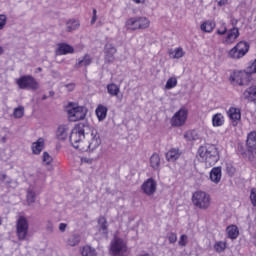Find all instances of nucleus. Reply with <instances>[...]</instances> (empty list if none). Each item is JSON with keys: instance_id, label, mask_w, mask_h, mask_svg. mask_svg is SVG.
I'll return each instance as SVG.
<instances>
[{"instance_id": "nucleus-29", "label": "nucleus", "mask_w": 256, "mask_h": 256, "mask_svg": "<svg viewBox=\"0 0 256 256\" xmlns=\"http://www.w3.org/2000/svg\"><path fill=\"white\" fill-rule=\"evenodd\" d=\"M216 24L213 20H205L201 23L200 29L203 33H213V29H215Z\"/></svg>"}, {"instance_id": "nucleus-6", "label": "nucleus", "mask_w": 256, "mask_h": 256, "mask_svg": "<svg viewBox=\"0 0 256 256\" xmlns=\"http://www.w3.org/2000/svg\"><path fill=\"white\" fill-rule=\"evenodd\" d=\"M87 108L84 106H79L77 104H70L67 108L69 121H83L87 117Z\"/></svg>"}, {"instance_id": "nucleus-55", "label": "nucleus", "mask_w": 256, "mask_h": 256, "mask_svg": "<svg viewBox=\"0 0 256 256\" xmlns=\"http://www.w3.org/2000/svg\"><path fill=\"white\" fill-rule=\"evenodd\" d=\"M3 53H4L3 47L0 46V55H3Z\"/></svg>"}, {"instance_id": "nucleus-26", "label": "nucleus", "mask_w": 256, "mask_h": 256, "mask_svg": "<svg viewBox=\"0 0 256 256\" xmlns=\"http://www.w3.org/2000/svg\"><path fill=\"white\" fill-rule=\"evenodd\" d=\"M181 157V151L179 148H171L167 153H166V160L169 161L170 163H173L177 161Z\"/></svg>"}, {"instance_id": "nucleus-2", "label": "nucleus", "mask_w": 256, "mask_h": 256, "mask_svg": "<svg viewBox=\"0 0 256 256\" xmlns=\"http://www.w3.org/2000/svg\"><path fill=\"white\" fill-rule=\"evenodd\" d=\"M89 129H91L89 122H86V124H78L72 129L70 133V143L74 149L87 151V142H85L87 133H85V131H89Z\"/></svg>"}, {"instance_id": "nucleus-20", "label": "nucleus", "mask_w": 256, "mask_h": 256, "mask_svg": "<svg viewBox=\"0 0 256 256\" xmlns=\"http://www.w3.org/2000/svg\"><path fill=\"white\" fill-rule=\"evenodd\" d=\"M243 97L248 103H256V84L248 87L243 92Z\"/></svg>"}, {"instance_id": "nucleus-36", "label": "nucleus", "mask_w": 256, "mask_h": 256, "mask_svg": "<svg viewBox=\"0 0 256 256\" xmlns=\"http://www.w3.org/2000/svg\"><path fill=\"white\" fill-rule=\"evenodd\" d=\"M214 251L216 253H223L225 249H227V242L225 241H216L214 246H213Z\"/></svg>"}, {"instance_id": "nucleus-39", "label": "nucleus", "mask_w": 256, "mask_h": 256, "mask_svg": "<svg viewBox=\"0 0 256 256\" xmlns=\"http://www.w3.org/2000/svg\"><path fill=\"white\" fill-rule=\"evenodd\" d=\"M227 24H225V22H222L221 26L217 28L216 30V35H220V36H226L227 35Z\"/></svg>"}, {"instance_id": "nucleus-19", "label": "nucleus", "mask_w": 256, "mask_h": 256, "mask_svg": "<svg viewBox=\"0 0 256 256\" xmlns=\"http://www.w3.org/2000/svg\"><path fill=\"white\" fill-rule=\"evenodd\" d=\"M45 149V138L40 137L37 141L33 142L31 145V151L33 155H41V152Z\"/></svg>"}, {"instance_id": "nucleus-49", "label": "nucleus", "mask_w": 256, "mask_h": 256, "mask_svg": "<svg viewBox=\"0 0 256 256\" xmlns=\"http://www.w3.org/2000/svg\"><path fill=\"white\" fill-rule=\"evenodd\" d=\"M216 3L218 5V7H225V5H227V3H229V0H216Z\"/></svg>"}, {"instance_id": "nucleus-11", "label": "nucleus", "mask_w": 256, "mask_h": 256, "mask_svg": "<svg viewBox=\"0 0 256 256\" xmlns=\"http://www.w3.org/2000/svg\"><path fill=\"white\" fill-rule=\"evenodd\" d=\"M27 233H29V223H27V219L21 216L17 221V236L20 241H24L27 237Z\"/></svg>"}, {"instance_id": "nucleus-14", "label": "nucleus", "mask_w": 256, "mask_h": 256, "mask_svg": "<svg viewBox=\"0 0 256 256\" xmlns=\"http://www.w3.org/2000/svg\"><path fill=\"white\" fill-rule=\"evenodd\" d=\"M226 114H227L228 119H230L233 127H237V125H239V121H241V108L231 106L227 110Z\"/></svg>"}, {"instance_id": "nucleus-13", "label": "nucleus", "mask_w": 256, "mask_h": 256, "mask_svg": "<svg viewBox=\"0 0 256 256\" xmlns=\"http://www.w3.org/2000/svg\"><path fill=\"white\" fill-rule=\"evenodd\" d=\"M239 35V28L233 27L232 29H229L226 35L222 38L223 45H233V43L239 39Z\"/></svg>"}, {"instance_id": "nucleus-25", "label": "nucleus", "mask_w": 256, "mask_h": 256, "mask_svg": "<svg viewBox=\"0 0 256 256\" xmlns=\"http://www.w3.org/2000/svg\"><path fill=\"white\" fill-rule=\"evenodd\" d=\"M170 59H182L185 57V50L182 47H176L168 50Z\"/></svg>"}, {"instance_id": "nucleus-12", "label": "nucleus", "mask_w": 256, "mask_h": 256, "mask_svg": "<svg viewBox=\"0 0 256 256\" xmlns=\"http://www.w3.org/2000/svg\"><path fill=\"white\" fill-rule=\"evenodd\" d=\"M86 137H88V145H86V150L90 149V151H95V149L101 145V138L99 137L97 130H92L90 134L86 133Z\"/></svg>"}, {"instance_id": "nucleus-24", "label": "nucleus", "mask_w": 256, "mask_h": 256, "mask_svg": "<svg viewBox=\"0 0 256 256\" xmlns=\"http://www.w3.org/2000/svg\"><path fill=\"white\" fill-rule=\"evenodd\" d=\"M107 111H109V109L105 105L99 104L96 107L95 113L98 121L101 122L107 119Z\"/></svg>"}, {"instance_id": "nucleus-22", "label": "nucleus", "mask_w": 256, "mask_h": 256, "mask_svg": "<svg viewBox=\"0 0 256 256\" xmlns=\"http://www.w3.org/2000/svg\"><path fill=\"white\" fill-rule=\"evenodd\" d=\"M69 137V125H60L56 131V139L58 141H65Z\"/></svg>"}, {"instance_id": "nucleus-47", "label": "nucleus", "mask_w": 256, "mask_h": 256, "mask_svg": "<svg viewBox=\"0 0 256 256\" xmlns=\"http://www.w3.org/2000/svg\"><path fill=\"white\" fill-rule=\"evenodd\" d=\"M169 243H177V234L170 233L168 236Z\"/></svg>"}, {"instance_id": "nucleus-45", "label": "nucleus", "mask_w": 256, "mask_h": 256, "mask_svg": "<svg viewBox=\"0 0 256 256\" xmlns=\"http://www.w3.org/2000/svg\"><path fill=\"white\" fill-rule=\"evenodd\" d=\"M250 201L253 207H256V188H253L250 192Z\"/></svg>"}, {"instance_id": "nucleus-8", "label": "nucleus", "mask_w": 256, "mask_h": 256, "mask_svg": "<svg viewBox=\"0 0 256 256\" xmlns=\"http://www.w3.org/2000/svg\"><path fill=\"white\" fill-rule=\"evenodd\" d=\"M16 83L20 89H39V82L33 78V76H22L16 80Z\"/></svg>"}, {"instance_id": "nucleus-9", "label": "nucleus", "mask_w": 256, "mask_h": 256, "mask_svg": "<svg viewBox=\"0 0 256 256\" xmlns=\"http://www.w3.org/2000/svg\"><path fill=\"white\" fill-rule=\"evenodd\" d=\"M127 251V243L123 239L115 237L110 245V253L113 256H121Z\"/></svg>"}, {"instance_id": "nucleus-58", "label": "nucleus", "mask_w": 256, "mask_h": 256, "mask_svg": "<svg viewBox=\"0 0 256 256\" xmlns=\"http://www.w3.org/2000/svg\"><path fill=\"white\" fill-rule=\"evenodd\" d=\"M121 99H123V96L120 97V101H121Z\"/></svg>"}, {"instance_id": "nucleus-16", "label": "nucleus", "mask_w": 256, "mask_h": 256, "mask_svg": "<svg viewBox=\"0 0 256 256\" xmlns=\"http://www.w3.org/2000/svg\"><path fill=\"white\" fill-rule=\"evenodd\" d=\"M142 191L146 195H153L157 191V183L152 178H149L142 184Z\"/></svg>"}, {"instance_id": "nucleus-38", "label": "nucleus", "mask_w": 256, "mask_h": 256, "mask_svg": "<svg viewBox=\"0 0 256 256\" xmlns=\"http://www.w3.org/2000/svg\"><path fill=\"white\" fill-rule=\"evenodd\" d=\"M35 197H36L35 191L33 190L27 191L26 201L28 205H33V203H35Z\"/></svg>"}, {"instance_id": "nucleus-37", "label": "nucleus", "mask_w": 256, "mask_h": 256, "mask_svg": "<svg viewBox=\"0 0 256 256\" xmlns=\"http://www.w3.org/2000/svg\"><path fill=\"white\" fill-rule=\"evenodd\" d=\"M177 77H175V76H172V77H170L168 80H167V82H166V84H165V89L167 90V91H169V90H171V89H175V87H177Z\"/></svg>"}, {"instance_id": "nucleus-59", "label": "nucleus", "mask_w": 256, "mask_h": 256, "mask_svg": "<svg viewBox=\"0 0 256 256\" xmlns=\"http://www.w3.org/2000/svg\"><path fill=\"white\" fill-rule=\"evenodd\" d=\"M38 71H41V68H38Z\"/></svg>"}, {"instance_id": "nucleus-41", "label": "nucleus", "mask_w": 256, "mask_h": 256, "mask_svg": "<svg viewBox=\"0 0 256 256\" xmlns=\"http://www.w3.org/2000/svg\"><path fill=\"white\" fill-rule=\"evenodd\" d=\"M245 71L247 72V74L251 77V75H253L254 73H256V59L253 61V63H251L246 69Z\"/></svg>"}, {"instance_id": "nucleus-15", "label": "nucleus", "mask_w": 256, "mask_h": 256, "mask_svg": "<svg viewBox=\"0 0 256 256\" xmlns=\"http://www.w3.org/2000/svg\"><path fill=\"white\" fill-rule=\"evenodd\" d=\"M246 149L248 153H252V155H256V132L252 131L248 133L246 139Z\"/></svg>"}, {"instance_id": "nucleus-44", "label": "nucleus", "mask_w": 256, "mask_h": 256, "mask_svg": "<svg viewBox=\"0 0 256 256\" xmlns=\"http://www.w3.org/2000/svg\"><path fill=\"white\" fill-rule=\"evenodd\" d=\"M188 242H189V238L187 237V235L183 234L180 236L178 245H180V247H185Z\"/></svg>"}, {"instance_id": "nucleus-46", "label": "nucleus", "mask_w": 256, "mask_h": 256, "mask_svg": "<svg viewBox=\"0 0 256 256\" xmlns=\"http://www.w3.org/2000/svg\"><path fill=\"white\" fill-rule=\"evenodd\" d=\"M7 24V16L0 15V29H3L5 25Z\"/></svg>"}, {"instance_id": "nucleus-57", "label": "nucleus", "mask_w": 256, "mask_h": 256, "mask_svg": "<svg viewBox=\"0 0 256 256\" xmlns=\"http://www.w3.org/2000/svg\"><path fill=\"white\" fill-rule=\"evenodd\" d=\"M50 231H53V226H50Z\"/></svg>"}, {"instance_id": "nucleus-21", "label": "nucleus", "mask_w": 256, "mask_h": 256, "mask_svg": "<svg viewBox=\"0 0 256 256\" xmlns=\"http://www.w3.org/2000/svg\"><path fill=\"white\" fill-rule=\"evenodd\" d=\"M75 49L73 46L67 43H60L56 49V55H69L70 53H74Z\"/></svg>"}, {"instance_id": "nucleus-30", "label": "nucleus", "mask_w": 256, "mask_h": 256, "mask_svg": "<svg viewBox=\"0 0 256 256\" xmlns=\"http://www.w3.org/2000/svg\"><path fill=\"white\" fill-rule=\"evenodd\" d=\"M93 63V58L89 54H85L82 58H79L76 62V67L81 69V67H89Z\"/></svg>"}, {"instance_id": "nucleus-34", "label": "nucleus", "mask_w": 256, "mask_h": 256, "mask_svg": "<svg viewBox=\"0 0 256 256\" xmlns=\"http://www.w3.org/2000/svg\"><path fill=\"white\" fill-rule=\"evenodd\" d=\"M184 138L186 141H197L199 140V133L195 130H190L184 134Z\"/></svg>"}, {"instance_id": "nucleus-56", "label": "nucleus", "mask_w": 256, "mask_h": 256, "mask_svg": "<svg viewBox=\"0 0 256 256\" xmlns=\"http://www.w3.org/2000/svg\"><path fill=\"white\" fill-rule=\"evenodd\" d=\"M253 243H254V245L256 247V235L253 237Z\"/></svg>"}, {"instance_id": "nucleus-53", "label": "nucleus", "mask_w": 256, "mask_h": 256, "mask_svg": "<svg viewBox=\"0 0 256 256\" xmlns=\"http://www.w3.org/2000/svg\"><path fill=\"white\" fill-rule=\"evenodd\" d=\"M81 164L82 165H87V157H82L81 158Z\"/></svg>"}, {"instance_id": "nucleus-42", "label": "nucleus", "mask_w": 256, "mask_h": 256, "mask_svg": "<svg viewBox=\"0 0 256 256\" xmlns=\"http://www.w3.org/2000/svg\"><path fill=\"white\" fill-rule=\"evenodd\" d=\"M42 161L44 165H51V163H53V157L49 155L47 152H44L42 156Z\"/></svg>"}, {"instance_id": "nucleus-43", "label": "nucleus", "mask_w": 256, "mask_h": 256, "mask_svg": "<svg viewBox=\"0 0 256 256\" xmlns=\"http://www.w3.org/2000/svg\"><path fill=\"white\" fill-rule=\"evenodd\" d=\"M25 111L23 109V107H18L16 109H14V117L16 119H21V117H23Z\"/></svg>"}, {"instance_id": "nucleus-10", "label": "nucleus", "mask_w": 256, "mask_h": 256, "mask_svg": "<svg viewBox=\"0 0 256 256\" xmlns=\"http://www.w3.org/2000/svg\"><path fill=\"white\" fill-rule=\"evenodd\" d=\"M231 80L233 83H236V85L243 87L251 83L252 77L245 70H241L235 71L231 75Z\"/></svg>"}, {"instance_id": "nucleus-27", "label": "nucleus", "mask_w": 256, "mask_h": 256, "mask_svg": "<svg viewBox=\"0 0 256 256\" xmlns=\"http://www.w3.org/2000/svg\"><path fill=\"white\" fill-rule=\"evenodd\" d=\"M226 236L228 237V239H231L232 241H235V239H237V237H239V227H237V225H229L226 228Z\"/></svg>"}, {"instance_id": "nucleus-51", "label": "nucleus", "mask_w": 256, "mask_h": 256, "mask_svg": "<svg viewBox=\"0 0 256 256\" xmlns=\"http://www.w3.org/2000/svg\"><path fill=\"white\" fill-rule=\"evenodd\" d=\"M66 89H67V91H73L75 89V84H73V83L67 84Z\"/></svg>"}, {"instance_id": "nucleus-35", "label": "nucleus", "mask_w": 256, "mask_h": 256, "mask_svg": "<svg viewBox=\"0 0 256 256\" xmlns=\"http://www.w3.org/2000/svg\"><path fill=\"white\" fill-rule=\"evenodd\" d=\"M161 163V158L159 157V154H153L150 157V166L152 169H159V165Z\"/></svg>"}, {"instance_id": "nucleus-28", "label": "nucleus", "mask_w": 256, "mask_h": 256, "mask_svg": "<svg viewBox=\"0 0 256 256\" xmlns=\"http://www.w3.org/2000/svg\"><path fill=\"white\" fill-rule=\"evenodd\" d=\"M225 125V115L216 113L212 115V127H223Z\"/></svg>"}, {"instance_id": "nucleus-3", "label": "nucleus", "mask_w": 256, "mask_h": 256, "mask_svg": "<svg viewBox=\"0 0 256 256\" xmlns=\"http://www.w3.org/2000/svg\"><path fill=\"white\" fill-rule=\"evenodd\" d=\"M151 20L145 16L130 17L125 22V27L128 31H139L149 29Z\"/></svg>"}, {"instance_id": "nucleus-31", "label": "nucleus", "mask_w": 256, "mask_h": 256, "mask_svg": "<svg viewBox=\"0 0 256 256\" xmlns=\"http://www.w3.org/2000/svg\"><path fill=\"white\" fill-rule=\"evenodd\" d=\"M120 91H121V88H119V86H117V84L111 83V84L107 85V92L112 97H117L119 95Z\"/></svg>"}, {"instance_id": "nucleus-33", "label": "nucleus", "mask_w": 256, "mask_h": 256, "mask_svg": "<svg viewBox=\"0 0 256 256\" xmlns=\"http://www.w3.org/2000/svg\"><path fill=\"white\" fill-rule=\"evenodd\" d=\"M80 25L79 20H68L66 22V29L71 33L72 31H77V28L80 27Z\"/></svg>"}, {"instance_id": "nucleus-54", "label": "nucleus", "mask_w": 256, "mask_h": 256, "mask_svg": "<svg viewBox=\"0 0 256 256\" xmlns=\"http://www.w3.org/2000/svg\"><path fill=\"white\" fill-rule=\"evenodd\" d=\"M135 3H145V0H133Z\"/></svg>"}, {"instance_id": "nucleus-7", "label": "nucleus", "mask_w": 256, "mask_h": 256, "mask_svg": "<svg viewBox=\"0 0 256 256\" xmlns=\"http://www.w3.org/2000/svg\"><path fill=\"white\" fill-rule=\"evenodd\" d=\"M187 117H189V110L182 107L172 116L170 123L172 127H183L187 123Z\"/></svg>"}, {"instance_id": "nucleus-17", "label": "nucleus", "mask_w": 256, "mask_h": 256, "mask_svg": "<svg viewBox=\"0 0 256 256\" xmlns=\"http://www.w3.org/2000/svg\"><path fill=\"white\" fill-rule=\"evenodd\" d=\"M221 177H223V172L221 167H214L209 173V179L214 185H219L221 183Z\"/></svg>"}, {"instance_id": "nucleus-1", "label": "nucleus", "mask_w": 256, "mask_h": 256, "mask_svg": "<svg viewBox=\"0 0 256 256\" xmlns=\"http://www.w3.org/2000/svg\"><path fill=\"white\" fill-rule=\"evenodd\" d=\"M197 157L209 169L219 161V149L213 144H204L198 148Z\"/></svg>"}, {"instance_id": "nucleus-18", "label": "nucleus", "mask_w": 256, "mask_h": 256, "mask_svg": "<svg viewBox=\"0 0 256 256\" xmlns=\"http://www.w3.org/2000/svg\"><path fill=\"white\" fill-rule=\"evenodd\" d=\"M104 53L106 63H113L115 61V53H117V49H115L112 44H106Z\"/></svg>"}, {"instance_id": "nucleus-50", "label": "nucleus", "mask_w": 256, "mask_h": 256, "mask_svg": "<svg viewBox=\"0 0 256 256\" xmlns=\"http://www.w3.org/2000/svg\"><path fill=\"white\" fill-rule=\"evenodd\" d=\"M67 229V224L66 223H60L59 224V231H61V233H65Z\"/></svg>"}, {"instance_id": "nucleus-40", "label": "nucleus", "mask_w": 256, "mask_h": 256, "mask_svg": "<svg viewBox=\"0 0 256 256\" xmlns=\"http://www.w3.org/2000/svg\"><path fill=\"white\" fill-rule=\"evenodd\" d=\"M80 241L81 238L79 237V235H73L69 238L68 245H70L71 247H75V245H79Z\"/></svg>"}, {"instance_id": "nucleus-5", "label": "nucleus", "mask_w": 256, "mask_h": 256, "mask_svg": "<svg viewBox=\"0 0 256 256\" xmlns=\"http://www.w3.org/2000/svg\"><path fill=\"white\" fill-rule=\"evenodd\" d=\"M250 47L249 42L240 41L233 48L228 50L227 57L236 61L243 59V57L249 53Z\"/></svg>"}, {"instance_id": "nucleus-32", "label": "nucleus", "mask_w": 256, "mask_h": 256, "mask_svg": "<svg viewBox=\"0 0 256 256\" xmlns=\"http://www.w3.org/2000/svg\"><path fill=\"white\" fill-rule=\"evenodd\" d=\"M80 253L82 256H97V251L91 246H83Z\"/></svg>"}, {"instance_id": "nucleus-4", "label": "nucleus", "mask_w": 256, "mask_h": 256, "mask_svg": "<svg viewBox=\"0 0 256 256\" xmlns=\"http://www.w3.org/2000/svg\"><path fill=\"white\" fill-rule=\"evenodd\" d=\"M192 203L198 209L207 210L211 207V195L205 191L198 190L192 194Z\"/></svg>"}, {"instance_id": "nucleus-52", "label": "nucleus", "mask_w": 256, "mask_h": 256, "mask_svg": "<svg viewBox=\"0 0 256 256\" xmlns=\"http://www.w3.org/2000/svg\"><path fill=\"white\" fill-rule=\"evenodd\" d=\"M7 180V174L5 172H0V181H6Z\"/></svg>"}, {"instance_id": "nucleus-23", "label": "nucleus", "mask_w": 256, "mask_h": 256, "mask_svg": "<svg viewBox=\"0 0 256 256\" xmlns=\"http://www.w3.org/2000/svg\"><path fill=\"white\" fill-rule=\"evenodd\" d=\"M107 219L105 217H100L98 218V225H97V229H98V233L99 235H101V237H107Z\"/></svg>"}, {"instance_id": "nucleus-48", "label": "nucleus", "mask_w": 256, "mask_h": 256, "mask_svg": "<svg viewBox=\"0 0 256 256\" xmlns=\"http://www.w3.org/2000/svg\"><path fill=\"white\" fill-rule=\"evenodd\" d=\"M92 13H93V16L91 19V25H95V22L97 21V9H93Z\"/></svg>"}, {"instance_id": "nucleus-60", "label": "nucleus", "mask_w": 256, "mask_h": 256, "mask_svg": "<svg viewBox=\"0 0 256 256\" xmlns=\"http://www.w3.org/2000/svg\"><path fill=\"white\" fill-rule=\"evenodd\" d=\"M0 225H1V218H0Z\"/></svg>"}]
</instances>
